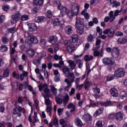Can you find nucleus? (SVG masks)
Segmentation results:
<instances>
[{
	"label": "nucleus",
	"mask_w": 127,
	"mask_h": 127,
	"mask_svg": "<svg viewBox=\"0 0 127 127\" xmlns=\"http://www.w3.org/2000/svg\"><path fill=\"white\" fill-rule=\"evenodd\" d=\"M25 37L26 39L25 40V43L28 46H32V43L34 44H36L38 43V39H37V37L36 36L31 34L29 32H25Z\"/></svg>",
	"instance_id": "obj_1"
},
{
	"label": "nucleus",
	"mask_w": 127,
	"mask_h": 127,
	"mask_svg": "<svg viewBox=\"0 0 127 127\" xmlns=\"http://www.w3.org/2000/svg\"><path fill=\"white\" fill-rule=\"evenodd\" d=\"M71 10H69L67 12V16L69 18H73V16H77L80 13V9L77 3H72L70 5Z\"/></svg>",
	"instance_id": "obj_2"
},
{
	"label": "nucleus",
	"mask_w": 127,
	"mask_h": 127,
	"mask_svg": "<svg viewBox=\"0 0 127 127\" xmlns=\"http://www.w3.org/2000/svg\"><path fill=\"white\" fill-rule=\"evenodd\" d=\"M76 19L75 27L77 29L76 31L80 35H83L85 33V28L82 22V20L78 17H76Z\"/></svg>",
	"instance_id": "obj_3"
},
{
	"label": "nucleus",
	"mask_w": 127,
	"mask_h": 127,
	"mask_svg": "<svg viewBox=\"0 0 127 127\" xmlns=\"http://www.w3.org/2000/svg\"><path fill=\"white\" fill-rule=\"evenodd\" d=\"M55 100L58 105H62V104H63V106L65 107V106L67 105L68 102H69V95H66L64 97L63 99L60 98V97H56Z\"/></svg>",
	"instance_id": "obj_4"
},
{
	"label": "nucleus",
	"mask_w": 127,
	"mask_h": 127,
	"mask_svg": "<svg viewBox=\"0 0 127 127\" xmlns=\"http://www.w3.org/2000/svg\"><path fill=\"white\" fill-rule=\"evenodd\" d=\"M114 74L117 78H122L125 76L126 70L124 68H118L115 71Z\"/></svg>",
	"instance_id": "obj_5"
},
{
	"label": "nucleus",
	"mask_w": 127,
	"mask_h": 127,
	"mask_svg": "<svg viewBox=\"0 0 127 127\" xmlns=\"http://www.w3.org/2000/svg\"><path fill=\"white\" fill-rule=\"evenodd\" d=\"M102 63H103L104 65L112 66V65L115 64V62L112 58H104L102 59Z\"/></svg>",
	"instance_id": "obj_6"
},
{
	"label": "nucleus",
	"mask_w": 127,
	"mask_h": 127,
	"mask_svg": "<svg viewBox=\"0 0 127 127\" xmlns=\"http://www.w3.org/2000/svg\"><path fill=\"white\" fill-rule=\"evenodd\" d=\"M21 16V14L19 13V12H17V13L12 15L11 16V18L12 21H11V23L12 24H14V23H16V22L20 19V17Z\"/></svg>",
	"instance_id": "obj_7"
},
{
	"label": "nucleus",
	"mask_w": 127,
	"mask_h": 127,
	"mask_svg": "<svg viewBox=\"0 0 127 127\" xmlns=\"http://www.w3.org/2000/svg\"><path fill=\"white\" fill-rule=\"evenodd\" d=\"M104 34H107V37L109 39L114 38V35H115V30L113 28L107 29L103 31Z\"/></svg>",
	"instance_id": "obj_8"
},
{
	"label": "nucleus",
	"mask_w": 127,
	"mask_h": 127,
	"mask_svg": "<svg viewBox=\"0 0 127 127\" xmlns=\"http://www.w3.org/2000/svg\"><path fill=\"white\" fill-rule=\"evenodd\" d=\"M111 55L114 58H118L120 56V50H119V48H114L112 51Z\"/></svg>",
	"instance_id": "obj_9"
},
{
	"label": "nucleus",
	"mask_w": 127,
	"mask_h": 127,
	"mask_svg": "<svg viewBox=\"0 0 127 127\" xmlns=\"http://www.w3.org/2000/svg\"><path fill=\"white\" fill-rule=\"evenodd\" d=\"M43 91L45 94L44 97H50V90L48 88V85L46 83L43 84Z\"/></svg>",
	"instance_id": "obj_10"
},
{
	"label": "nucleus",
	"mask_w": 127,
	"mask_h": 127,
	"mask_svg": "<svg viewBox=\"0 0 127 127\" xmlns=\"http://www.w3.org/2000/svg\"><path fill=\"white\" fill-rule=\"evenodd\" d=\"M58 8L61 10V13L62 15L66 14V13H67V11H68V9L65 7H63V5L61 4H59V5H58Z\"/></svg>",
	"instance_id": "obj_11"
},
{
	"label": "nucleus",
	"mask_w": 127,
	"mask_h": 127,
	"mask_svg": "<svg viewBox=\"0 0 127 127\" xmlns=\"http://www.w3.org/2000/svg\"><path fill=\"white\" fill-rule=\"evenodd\" d=\"M26 54L29 58H33L35 55V51L33 49H30L26 51Z\"/></svg>",
	"instance_id": "obj_12"
},
{
	"label": "nucleus",
	"mask_w": 127,
	"mask_h": 127,
	"mask_svg": "<svg viewBox=\"0 0 127 127\" xmlns=\"http://www.w3.org/2000/svg\"><path fill=\"white\" fill-rule=\"evenodd\" d=\"M67 63L69 64V67H70V68L71 70H74L75 68H76V65L77 64V61H71V60H69L67 61Z\"/></svg>",
	"instance_id": "obj_13"
},
{
	"label": "nucleus",
	"mask_w": 127,
	"mask_h": 127,
	"mask_svg": "<svg viewBox=\"0 0 127 127\" xmlns=\"http://www.w3.org/2000/svg\"><path fill=\"white\" fill-rule=\"evenodd\" d=\"M67 78L68 79V80H70L69 81L71 82V84H72V83L73 82H75V75L74 74V73H68L67 75Z\"/></svg>",
	"instance_id": "obj_14"
},
{
	"label": "nucleus",
	"mask_w": 127,
	"mask_h": 127,
	"mask_svg": "<svg viewBox=\"0 0 127 127\" xmlns=\"http://www.w3.org/2000/svg\"><path fill=\"white\" fill-rule=\"evenodd\" d=\"M34 20L35 22L40 23L41 22H44V21L46 20V19L45 18V17H44V16H41L36 17Z\"/></svg>",
	"instance_id": "obj_15"
},
{
	"label": "nucleus",
	"mask_w": 127,
	"mask_h": 127,
	"mask_svg": "<svg viewBox=\"0 0 127 127\" xmlns=\"http://www.w3.org/2000/svg\"><path fill=\"white\" fill-rule=\"evenodd\" d=\"M110 92L111 94L112 97H115L117 98L119 96V93L118 92V90L115 88H112L110 89Z\"/></svg>",
	"instance_id": "obj_16"
},
{
	"label": "nucleus",
	"mask_w": 127,
	"mask_h": 127,
	"mask_svg": "<svg viewBox=\"0 0 127 127\" xmlns=\"http://www.w3.org/2000/svg\"><path fill=\"white\" fill-rule=\"evenodd\" d=\"M94 55L95 57L99 56V57H103L104 56V50L103 49L101 50L100 53L98 50H95L94 51Z\"/></svg>",
	"instance_id": "obj_17"
},
{
	"label": "nucleus",
	"mask_w": 127,
	"mask_h": 127,
	"mask_svg": "<svg viewBox=\"0 0 127 127\" xmlns=\"http://www.w3.org/2000/svg\"><path fill=\"white\" fill-rule=\"evenodd\" d=\"M74 123L77 127H81L83 126V123H82L81 119L78 117L75 118Z\"/></svg>",
	"instance_id": "obj_18"
},
{
	"label": "nucleus",
	"mask_w": 127,
	"mask_h": 127,
	"mask_svg": "<svg viewBox=\"0 0 127 127\" xmlns=\"http://www.w3.org/2000/svg\"><path fill=\"white\" fill-rule=\"evenodd\" d=\"M118 42L120 44H126L127 42V36H125L122 38H119L118 40Z\"/></svg>",
	"instance_id": "obj_19"
},
{
	"label": "nucleus",
	"mask_w": 127,
	"mask_h": 127,
	"mask_svg": "<svg viewBox=\"0 0 127 127\" xmlns=\"http://www.w3.org/2000/svg\"><path fill=\"white\" fill-rule=\"evenodd\" d=\"M110 2L111 4H113L112 7H118L121 5V2H118L117 0H110Z\"/></svg>",
	"instance_id": "obj_20"
},
{
	"label": "nucleus",
	"mask_w": 127,
	"mask_h": 127,
	"mask_svg": "<svg viewBox=\"0 0 127 127\" xmlns=\"http://www.w3.org/2000/svg\"><path fill=\"white\" fill-rule=\"evenodd\" d=\"M64 82L67 84V86L64 88V91H69V88H71V87H72V83L70 82V80L68 79H65Z\"/></svg>",
	"instance_id": "obj_21"
},
{
	"label": "nucleus",
	"mask_w": 127,
	"mask_h": 127,
	"mask_svg": "<svg viewBox=\"0 0 127 127\" xmlns=\"http://www.w3.org/2000/svg\"><path fill=\"white\" fill-rule=\"evenodd\" d=\"M30 31H35L37 29L36 25L35 23H31L28 24Z\"/></svg>",
	"instance_id": "obj_22"
},
{
	"label": "nucleus",
	"mask_w": 127,
	"mask_h": 127,
	"mask_svg": "<svg viewBox=\"0 0 127 127\" xmlns=\"http://www.w3.org/2000/svg\"><path fill=\"white\" fill-rule=\"evenodd\" d=\"M65 30L66 34L70 35L73 33V30L72 29V27L70 25H68L65 28Z\"/></svg>",
	"instance_id": "obj_23"
},
{
	"label": "nucleus",
	"mask_w": 127,
	"mask_h": 127,
	"mask_svg": "<svg viewBox=\"0 0 127 127\" xmlns=\"http://www.w3.org/2000/svg\"><path fill=\"white\" fill-rule=\"evenodd\" d=\"M44 2V0H33V4L35 5H38L39 6L43 5Z\"/></svg>",
	"instance_id": "obj_24"
},
{
	"label": "nucleus",
	"mask_w": 127,
	"mask_h": 127,
	"mask_svg": "<svg viewBox=\"0 0 127 127\" xmlns=\"http://www.w3.org/2000/svg\"><path fill=\"white\" fill-rule=\"evenodd\" d=\"M109 21L113 22L116 19V16L114 14V11H111L109 13Z\"/></svg>",
	"instance_id": "obj_25"
},
{
	"label": "nucleus",
	"mask_w": 127,
	"mask_h": 127,
	"mask_svg": "<svg viewBox=\"0 0 127 127\" xmlns=\"http://www.w3.org/2000/svg\"><path fill=\"white\" fill-rule=\"evenodd\" d=\"M115 117L117 121H123V119H124V116L121 112H118L116 113L115 115Z\"/></svg>",
	"instance_id": "obj_26"
},
{
	"label": "nucleus",
	"mask_w": 127,
	"mask_h": 127,
	"mask_svg": "<svg viewBox=\"0 0 127 127\" xmlns=\"http://www.w3.org/2000/svg\"><path fill=\"white\" fill-rule=\"evenodd\" d=\"M57 41H58V38L56 36H53L50 38L49 42L52 44H54L55 43H56Z\"/></svg>",
	"instance_id": "obj_27"
},
{
	"label": "nucleus",
	"mask_w": 127,
	"mask_h": 127,
	"mask_svg": "<svg viewBox=\"0 0 127 127\" xmlns=\"http://www.w3.org/2000/svg\"><path fill=\"white\" fill-rule=\"evenodd\" d=\"M103 112H104V108L101 107L98 110L96 111L95 113H94V117L96 118L97 116H100L101 114H103Z\"/></svg>",
	"instance_id": "obj_28"
},
{
	"label": "nucleus",
	"mask_w": 127,
	"mask_h": 127,
	"mask_svg": "<svg viewBox=\"0 0 127 127\" xmlns=\"http://www.w3.org/2000/svg\"><path fill=\"white\" fill-rule=\"evenodd\" d=\"M113 102H112L111 101L100 103V105L102 106V107H109L110 106H113Z\"/></svg>",
	"instance_id": "obj_29"
},
{
	"label": "nucleus",
	"mask_w": 127,
	"mask_h": 127,
	"mask_svg": "<svg viewBox=\"0 0 127 127\" xmlns=\"http://www.w3.org/2000/svg\"><path fill=\"white\" fill-rule=\"evenodd\" d=\"M66 50L68 53H72L75 51V46L73 45H70L67 47Z\"/></svg>",
	"instance_id": "obj_30"
},
{
	"label": "nucleus",
	"mask_w": 127,
	"mask_h": 127,
	"mask_svg": "<svg viewBox=\"0 0 127 127\" xmlns=\"http://www.w3.org/2000/svg\"><path fill=\"white\" fill-rule=\"evenodd\" d=\"M49 97H50L44 96L45 99V103L47 106H50L52 105V102L50 101V99H49Z\"/></svg>",
	"instance_id": "obj_31"
},
{
	"label": "nucleus",
	"mask_w": 127,
	"mask_h": 127,
	"mask_svg": "<svg viewBox=\"0 0 127 127\" xmlns=\"http://www.w3.org/2000/svg\"><path fill=\"white\" fill-rule=\"evenodd\" d=\"M83 119L85 122H87V123H88V122H90V121L92 120V117H91V115H90V114H86L83 115Z\"/></svg>",
	"instance_id": "obj_32"
},
{
	"label": "nucleus",
	"mask_w": 127,
	"mask_h": 127,
	"mask_svg": "<svg viewBox=\"0 0 127 127\" xmlns=\"http://www.w3.org/2000/svg\"><path fill=\"white\" fill-rule=\"evenodd\" d=\"M94 59V57L92 55H86L84 57V61L88 62V61H92Z\"/></svg>",
	"instance_id": "obj_33"
},
{
	"label": "nucleus",
	"mask_w": 127,
	"mask_h": 127,
	"mask_svg": "<svg viewBox=\"0 0 127 127\" xmlns=\"http://www.w3.org/2000/svg\"><path fill=\"white\" fill-rule=\"evenodd\" d=\"M33 64L36 65V66H39L41 63V60L39 58L35 59L32 62Z\"/></svg>",
	"instance_id": "obj_34"
},
{
	"label": "nucleus",
	"mask_w": 127,
	"mask_h": 127,
	"mask_svg": "<svg viewBox=\"0 0 127 127\" xmlns=\"http://www.w3.org/2000/svg\"><path fill=\"white\" fill-rule=\"evenodd\" d=\"M45 56H46V53H45V52H41L40 53L38 54V58L41 60H42L43 58L45 57Z\"/></svg>",
	"instance_id": "obj_35"
},
{
	"label": "nucleus",
	"mask_w": 127,
	"mask_h": 127,
	"mask_svg": "<svg viewBox=\"0 0 127 127\" xmlns=\"http://www.w3.org/2000/svg\"><path fill=\"white\" fill-rule=\"evenodd\" d=\"M53 25H54V26H57L58 25H60V21L59 20V19L56 18L53 20Z\"/></svg>",
	"instance_id": "obj_36"
},
{
	"label": "nucleus",
	"mask_w": 127,
	"mask_h": 127,
	"mask_svg": "<svg viewBox=\"0 0 127 127\" xmlns=\"http://www.w3.org/2000/svg\"><path fill=\"white\" fill-rule=\"evenodd\" d=\"M116 75L114 74H109L107 77V81L109 82V81H113L114 79H115Z\"/></svg>",
	"instance_id": "obj_37"
},
{
	"label": "nucleus",
	"mask_w": 127,
	"mask_h": 127,
	"mask_svg": "<svg viewBox=\"0 0 127 127\" xmlns=\"http://www.w3.org/2000/svg\"><path fill=\"white\" fill-rule=\"evenodd\" d=\"M33 123L35 124V123H37L39 120H38V118H37V114H36V112L34 113V116H33Z\"/></svg>",
	"instance_id": "obj_38"
},
{
	"label": "nucleus",
	"mask_w": 127,
	"mask_h": 127,
	"mask_svg": "<svg viewBox=\"0 0 127 127\" xmlns=\"http://www.w3.org/2000/svg\"><path fill=\"white\" fill-rule=\"evenodd\" d=\"M93 91L94 92V94L97 96V95L100 94L101 90H100V88L96 87L93 88Z\"/></svg>",
	"instance_id": "obj_39"
},
{
	"label": "nucleus",
	"mask_w": 127,
	"mask_h": 127,
	"mask_svg": "<svg viewBox=\"0 0 127 127\" xmlns=\"http://www.w3.org/2000/svg\"><path fill=\"white\" fill-rule=\"evenodd\" d=\"M90 105H88V106L90 107H98L99 105V102H95L92 100H90Z\"/></svg>",
	"instance_id": "obj_40"
},
{
	"label": "nucleus",
	"mask_w": 127,
	"mask_h": 127,
	"mask_svg": "<svg viewBox=\"0 0 127 127\" xmlns=\"http://www.w3.org/2000/svg\"><path fill=\"white\" fill-rule=\"evenodd\" d=\"M87 41L88 42H93V41H94V36L92 35V34L88 36L87 38Z\"/></svg>",
	"instance_id": "obj_41"
},
{
	"label": "nucleus",
	"mask_w": 127,
	"mask_h": 127,
	"mask_svg": "<svg viewBox=\"0 0 127 127\" xmlns=\"http://www.w3.org/2000/svg\"><path fill=\"white\" fill-rule=\"evenodd\" d=\"M70 43H76L78 41V37H72L69 40Z\"/></svg>",
	"instance_id": "obj_42"
},
{
	"label": "nucleus",
	"mask_w": 127,
	"mask_h": 127,
	"mask_svg": "<svg viewBox=\"0 0 127 127\" xmlns=\"http://www.w3.org/2000/svg\"><path fill=\"white\" fill-rule=\"evenodd\" d=\"M8 41H9V40L7 37L5 36H3L2 37V42L3 44H6L8 43Z\"/></svg>",
	"instance_id": "obj_43"
},
{
	"label": "nucleus",
	"mask_w": 127,
	"mask_h": 127,
	"mask_svg": "<svg viewBox=\"0 0 127 127\" xmlns=\"http://www.w3.org/2000/svg\"><path fill=\"white\" fill-rule=\"evenodd\" d=\"M67 108H68V109L71 108L70 112H74V111H75V105H74V104H73V103H69L67 106Z\"/></svg>",
	"instance_id": "obj_44"
},
{
	"label": "nucleus",
	"mask_w": 127,
	"mask_h": 127,
	"mask_svg": "<svg viewBox=\"0 0 127 127\" xmlns=\"http://www.w3.org/2000/svg\"><path fill=\"white\" fill-rule=\"evenodd\" d=\"M0 50L1 52H5L7 51V47L6 45H2L0 47Z\"/></svg>",
	"instance_id": "obj_45"
},
{
	"label": "nucleus",
	"mask_w": 127,
	"mask_h": 127,
	"mask_svg": "<svg viewBox=\"0 0 127 127\" xmlns=\"http://www.w3.org/2000/svg\"><path fill=\"white\" fill-rule=\"evenodd\" d=\"M51 90L55 96H56L57 95V89H56L54 85H51Z\"/></svg>",
	"instance_id": "obj_46"
},
{
	"label": "nucleus",
	"mask_w": 127,
	"mask_h": 127,
	"mask_svg": "<svg viewBox=\"0 0 127 127\" xmlns=\"http://www.w3.org/2000/svg\"><path fill=\"white\" fill-rule=\"evenodd\" d=\"M28 15L25 14L21 16V20H22L23 21H24L25 20H27L29 18Z\"/></svg>",
	"instance_id": "obj_47"
},
{
	"label": "nucleus",
	"mask_w": 127,
	"mask_h": 127,
	"mask_svg": "<svg viewBox=\"0 0 127 127\" xmlns=\"http://www.w3.org/2000/svg\"><path fill=\"white\" fill-rule=\"evenodd\" d=\"M54 57L55 60L56 61H58V60H63V59H62V56H59L57 55H55Z\"/></svg>",
	"instance_id": "obj_48"
},
{
	"label": "nucleus",
	"mask_w": 127,
	"mask_h": 127,
	"mask_svg": "<svg viewBox=\"0 0 127 127\" xmlns=\"http://www.w3.org/2000/svg\"><path fill=\"white\" fill-rule=\"evenodd\" d=\"M95 127H103V122L101 121H97Z\"/></svg>",
	"instance_id": "obj_49"
},
{
	"label": "nucleus",
	"mask_w": 127,
	"mask_h": 127,
	"mask_svg": "<svg viewBox=\"0 0 127 127\" xmlns=\"http://www.w3.org/2000/svg\"><path fill=\"white\" fill-rule=\"evenodd\" d=\"M60 124L63 126V127H65V126H66V121L64 119H61L60 121Z\"/></svg>",
	"instance_id": "obj_50"
},
{
	"label": "nucleus",
	"mask_w": 127,
	"mask_h": 127,
	"mask_svg": "<svg viewBox=\"0 0 127 127\" xmlns=\"http://www.w3.org/2000/svg\"><path fill=\"white\" fill-rule=\"evenodd\" d=\"M90 87H91V83L89 81H87L85 85V89L89 90Z\"/></svg>",
	"instance_id": "obj_51"
},
{
	"label": "nucleus",
	"mask_w": 127,
	"mask_h": 127,
	"mask_svg": "<svg viewBox=\"0 0 127 127\" xmlns=\"http://www.w3.org/2000/svg\"><path fill=\"white\" fill-rule=\"evenodd\" d=\"M46 17L48 18H51L52 17V12L51 10H48L46 14Z\"/></svg>",
	"instance_id": "obj_52"
},
{
	"label": "nucleus",
	"mask_w": 127,
	"mask_h": 127,
	"mask_svg": "<svg viewBox=\"0 0 127 127\" xmlns=\"http://www.w3.org/2000/svg\"><path fill=\"white\" fill-rule=\"evenodd\" d=\"M7 31L9 33H13L15 31V27L8 28Z\"/></svg>",
	"instance_id": "obj_53"
},
{
	"label": "nucleus",
	"mask_w": 127,
	"mask_h": 127,
	"mask_svg": "<svg viewBox=\"0 0 127 127\" xmlns=\"http://www.w3.org/2000/svg\"><path fill=\"white\" fill-rule=\"evenodd\" d=\"M52 111V107L50 106H47L46 107V112L49 113V115L51 116V111Z\"/></svg>",
	"instance_id": "obj_54"
},
{
	"label": "nucleus",
	"mask_w": 127,
	"mask_h": 127,
	"mask_svg": "<svg viewBox=\"0 0 127 127\" xmlns=\"http://www.w3.org/2000/svg\"><path fill=\"white\" fill-rule=\"evenodd\" d=\"M8 76H9V72L8 71V69H6L5 71H4V72L3 73V76L8 77Z\"/></svg>",
	"instance_id": "obj_55"
},
{
	"label": "nucleus",
	"mask_w": 127,
	"mask_h": 127,
	"mask_svg": "<svg viewBox=\"0 0 127 127\" xmlns=\"http://www.w3.org/2000/svg\"><path fill=\"white\" fill-rule=\"evenodd\" d=\"M83 87H84V84H80V85H79V84H76V89L78 90V91L81 90V89H82Z\"/></svg>",
	"instance_id": "obj_56"
},
{
	"label": "nucleus",
	"mask_w": 127,
	"mask_h": 127,
	"mask_svg": "<svg viewBox=\"0 0 127 127\" xmlns=\"http://www.w3.org/2000/svg\"><path fill=\"white\" fill-rule=\"evenodd\" d=\"M53 125L55 127H58L59 123H58V120L57 118H55L53 121Z\"/></svg>",
	"instance_id": "obj_57"
},
{
	"label": "nucleus",
	"mask_w": 127,
	"mask_h": 127,
	"mask_svg": "<svg viewBox=\"0 0 127 127\" xmlns=\"http://www.w3.org/2000/svg\"><path fill=\"white\" fill-rule=\"evenodd\" d=\"M18 111L20 113L21 112H22L23 114H25V110H24V108H21L20 106H18L17 108Z\"/></svg>",
	"instance_id": "obj_58"
},
{
	"label": "nucleus",
	"mask_w": 127,
	"mask_h": 127,
	"mask_svg": "<svg viewBox=\"0 0 127 127\" xmlns=\"http://www.w3.org/2000/svg\"><path fill=\"white\" fill-rule=\"evenodd\" d=\"M32 12L34 14H35V13H37L38 12V7H35L33 8L32 9Z\"/></svg>",
	"instance_id": "obj_59"
},
{
	"label": "nucleus",
	"mask_w": 127,
	"mask_h": 127,
	"mask_svg": "<svg viewBox=\"0 0 127 127\" xmlns=\"http://www.w3.org/2000/svg\"><path fill=\"white\" fill-rule=\"evenodd\" d=\"M62 71L64 73V74H69V72H70V69L68 68H64L62 69Z\"/></svg>",
	"instance_id": "obj_60"
},
{
	"label": "nucleus",
	"mask_w": 127,
	"mask_h": 127,
	"mask_svg": "<svg viewBox=\"0 0 127 127\" xmlns=\"http://www.w3.org/2000/svg\"><path fill=\"white\" fill-rule=\"evenodd\" d=\"M96 30L98 33H99V35H101V34H103V30L101 29L100 27L98 26L96 28Z\"/></svg>",
	"instance_id": "obj_61"
},
{
	"label": "nucleus",
	"mask_w": 127,
	"mask_h": 127,
	"mask_svg": "<svg viewBox=\"0 0 127 127\" xmlns=\"http://www.w3.org/2000/svg\"><path fill=\"white\" fill-rule=\"evenodd\" d=\"M40 42H41V44H42V45H43L44 46L46 45V43H47V41H46V40L44 39H41L40 40Z\"/></svg>",
	"instance_id": "obj_62"
},
{
	"label": "nucleus",
	"mask_w": 127,
	"mask_h": 127,
	"mask_svg": "<svg viewBox=\"0 0 127 127\" xmlns=\"http://www.w3.org/2000/svg\"><path fill=\"white\" fill-rule=\"evenodd\" d=\"M18 113L17 107L14 108L12 111V114H13V115H17Z\"/></svg>",
	"instance_id": "obj_63"
},
{
	"label": "nucleus",
	"mask_w": 127,
	"mask_h": 127,
	"mask_svg": "<svg viewBox=\"0 0 127 127\" xmlns=\"http://www.w3.org/2000/svg\"><path fill=\"white\" fill-rule=\"evenodd\" d=\"M2 8L4 11H7V10L9 9L10 7H9V6L4 5L2 6Z\"/></svg>",
	"instance_id": "obj_64"
}]
</instances>
